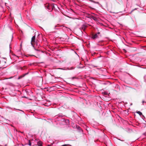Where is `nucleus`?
I'll use <instances>...</instances> for the list:
<instances>
[{"mask_svg":"<svg viewBox=\"0 0 146 146\" xmlns=\"http://www.w3.org/2000/svg\"><path fill=\"white\" fill-rule=\"evenodd\" d=\"M54 7L53 4L46 3V9H48L49 11H52Z\"/></svg>","mask_w":146,"mask_h":146,"instance_id":"7ed1b4c3","label":"nucleus"},{"mask_svg":"<svg viewBox=\"0 0 146 146\" xmlns=\"http://www.w3.org/2000/svg\"><path fill=\"white\" fill-rule=\"evenodd\" d=\"M28 144L30 146H31V142L30 141V140H29V143H28Z\"/></svg>","mask_w":146,"mask_h":146,"instance_id":"1a4fd4ad","label":"nucleus"},{"mask_svg":"<svg viewBox=\"0 0 146 146\" xmlns=\"http://www.w3.org/2000/svg\"><path fill=\"white\" fill-rule=\"evenodd\" d=\"M27 68L25 66H24L23 67V69H24L25 70Z\"/></svg>","mask_w":146,"mask_h":146,"instance_id":"dca6fc26","label":"nucleus"},{"mask_svg":"<svg viewBox=\"0 0 146 146\" xmlns=\"http://www.w3.org/2000/svg\"><path fill=\"white\" fill-rule=\"evenodd\" d=\"M142 46L143 47H145V46Z\"/></svg>","mask_w":146,"mask_h":146,"instance_id":"b1692460","label":"nucleus"},{"mask_svg":"<svg viewBox=\"0 0 146 146\" xmlns=\"http://www.w3.org/2000/svg\"><path fill=\"white\" fill-rule=\"evenodd\" d=\"M51 104V102L49 101L46 100V106H48Z\"/></svg>","mask_w":146,"mask_h":146,"instance_id":"39448f33","label":"nucleus"},{"mask_svg":"<svg viewBox=\"0 0 146 146\" xmlns=\"http://www.w3.org/2000/svg\"><path fill=\"white\" fill-rule=\"evenodd\" d=\"M20 69H21V70H24L25 69H23V67H20Z\"/></svg>","mask_w":146,"mask_h":146,"instance_id":"f8f14e48","label":"nucleus"},{"mask_svg":"<svg viewBox=\"0 0 146 146\" xmlns=\"http://www.w3.org/2000/svg\"><path fill=\"white\" fill-rule=\"evenodd\" d=\"M26 74H24V75H22V76H19V78H18V79H20V78H22V77H24V76H25V75H26Z\"/></svg>","mask_w":146,"mask_h":146,"instance_id":"423d86ee","label":"nucleus"},{"mask_svg":"<svg viewBox=\"0 0 146 146\" xmlns=\"http://www.w3.org/2000/svg\"><path fill=\"white\" fill-rule=\"evenodd\" d=\"M49 13L50 14V15L51 16V17H53V15H52L51 13Z\"/></svg>","mask_w":146,"mask_h":146,"instance_id":"f3484780","label":"nucleus"},{"mask_svg":"<svg viewBox=\"0 0 146 146\" xmlns=\"http://www.w3.org/2000/svg\"><path fill=\"white\" fill-rule=\"evenodd\" d=\"M90 8H91V9H93V8H92V7H90Z\"/></svg>","mask_w":146,"mask_h":146,"instance_id":"4be33fe9","label":"nucleus"},{"mask_svg":"<svg viewBox=\"0 0 146 146\" xmlns=\"http://www.w3.org/2000/svg\"><path fill=\"white\" fill-rule=\"evenodd\" d=\"M92 18L94 20H95V18L94 16H92Z\"/></svg>","mask_w":146,"mask_h":146,"instance_id":"ddd939ff","label":"nucleus"},{"mask_svg":"<svg viewBox=\"0 0 146 146\" xmlns=\"http://www.w3.org/2000/svg\"><path fill=\"white\" fill-rule=\"evenodd\" d=\"M37 144L38 146H42V145L41 143V142H38L37 143Z\"/></svg>","mask_w":146,"mask_h":146,"instance_id":"0eeeda50","label":"nucleus"},{"mask_svg":"<svg viewBox=\"0 0 146 146\" xmlns=\"http://www.w3.org/2000/svg\"><path fill=\"white\" fill-rule=\"evenodd\" d=\"M104 94H106V93L105 92V93H104Z\"/></svg>","mask_w":146,"mask_h":146,"instance_id":"393cba45","label":"nucleus"},{"mask_svg":"<svg viewBox=\"0 0 146 146\" xmlns=\"http://www.w3.org/2000/svg\"><path fill=\"white\" fill-rule=\"evenodd\" d=\"M137 113L138 114L140 115H142V113L140 111H138Z\"/></svg>","mask_w":146,"mask_h":146,"instance_id":"6e6552de","label":"nucleus"},{"mask_svg":"<svg viewBox=\"0 0 146 146\" xmlns=\"http://www.w3.org/2000/svg\"><path fill=\"white\" fill-rule=\"evenodd\" d=\"M65 121L66 122L67 121L68 122L69 121V120H66Z\"/></svg>","mask_w":146,"mask_h":146,"instance_id":"6ab92c4d","label":"nucleus"},{"mask_svg":"<svg viewBox=\"0 0 146 146\" xmlns=\"http://www.w3.org/2000/svg\"><path fill=\"white\" fill-rule=\"evenodd\" d=\"M92 38L93 39L95 40L98 38V35L97 34H93L92 35Z\"/></svg>","mask_w":146,"mask_h":146,"instance_id":"20e7f679","label":"nucleus"},{"mask_svg":"<svg viewBox=\"0 0 146 146\" xmlns=\"http://www.w3.org/2000/svg\"><path fill=\"white\" fill-rule=\"evenodd\" d=\"M58 116H59L63 117L62 115H61L60 114L58 115Z\"/></svg>","mask_w":146,"mask_h":146,"instance_id":"a211bd4d","label":"nucleus"},{"mask_svg":"<svg viewBox=\"0 0 146 146\" xmlns=\"http://www.w3.org/2000/svg\"><path fill=\"white\" fill-rule=\"evenodd\" d=\"M81 31V32L82 33V31Z\"/></svg>","mask_w":146,"mask_h":146,"instance_id":"a878e982","label":"nucleus"},{"mask_svg":"<svg viewBox=\"0 0 146 146\" xmlns=\"http://www.w3.org/2000/svg\"><path fill=\"white\" fill-rule=\"evenodd\" d=\"M145 103H146V101H145H145H144V100H143V101H142V104H143H143H144V103H145Z\"/></svg>","mask_w":146,"mask_h":146,"instance_id":"2eb2a0df","label":"nucleus"},{"mask_svg":"<svg viewBox=\"0 0 146 146\" xmlns=\"http://www.w3.org/2000/svg\"><path fill=\"white\" fill-rule=\"evenodd\" d=\"M137 9V8H135V9H133V10H132L131 11L130 13L131 14L133 11L134 10H136Z\"/></svg>","mask_w":146,"mask_h":146,"instance_id":"9d476101","label":"nucleus"},{"mask_svg":"<svg viewBox=\"0 0 146 146\" xmlns=\"http://www.w3.org/2000/svg\"><path fill=\"white\" fill-rule=\"evenodd\" d=\"M42 77H40L37 79L36 85L38 87H40L42 85Z\"/></svg>","mask_w":146,"mask_h":146,"instance_id":"f03ea898","label":"nucleus"},{"mask_svg":"<svg viewBox=\"0 0 146 146\" xmlns=\"http://www.w3.org/2000/svg\"><path fill=\"white\" fill-rule=\"evenodd\" d=\"M33 47L35 49V47H34V46H33Z\"/></svg>","mask_w":146,"mask_h":146,"instance_id":"5701e85b","label":"nucleus"},{"mask_svg":"<svg viewBox=\"0 0 146 146\" xmlns=\"http://www.w3.org/2000/svg\"><path fill=\"white\" fill-rule=\"evenodd\" d=\"M12 38H13V36H12ZM12 40V38H11V40Z\"/></svg>","mask_w":146,"mask_h":146,"instance_id":"412c9836","label":"nucleus"},{"mask_svg":"<svg viewBox=\"0 0 146 146\" xmlns=\"http://www.w3.org/2000/svg\"><path fill=\"white\" fill-rule=\"evenodd\" d=\"M31 44L32 46H40V44L38 43V41L37 39H36L35 36H33L32 38L31 41Z\"/></svg>","mask_w":146,"mask_h":146,"instance_id":"f257e3e1","label":"nucleus"},{"mask_svg":"<svg viewBox=\"0 0 146 146\" xmlns=\"http://www.w3.org/2000/svg\"><path fill=\"white\" fill-rule=\"evenodd\" d=\"M97 34V35H99V34H100V32H98Z\"/></svg>","mask_w":146,"mask_h":146,"instance_id":"aec40b11","label":"nucleus"},{"mask_svg":"<svg viewBox=\"0 0 146 146\" xmlns=\"http://www.w3.org/2000/svg\"><path fill=\"white\" fill-rule=\"evenodd\" d=\"M85 29V27L84 26H83V27H82V29L83 30H84Z\"/></svg>","mask_w":146,"mask_h":146,"instance_id":"9b49d317","label":"nucleus"},{"mask_svg":"<svg viewBox=\"0 0 146 146\" xmlns=\"http://www.w3.org/2000/svg\"><path fill=\"white\" fill-rule=\"evenodd\" d=\"M11 46V44H9V46Z\"/></svg>","mask_w":146,"mask_h":146,"instance_id":"bb28decb","label":"nucleus"},{"mask_svg":"<svg viewBox=\"0 0 146 146\" xmlns=\"http://www.w3.org/2000/svg\"><path fill=\"white\" fill-rule=\"evenodd\" d=\"M62 146H70L69 145H62Z\"/></svg>","mask_w":146,"mask_h":146,"instance_id":"4468645a","label":"nucleus"}]
</instances>
